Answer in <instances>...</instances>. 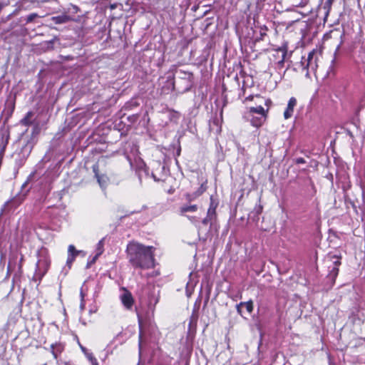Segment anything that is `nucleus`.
I'll return each instance as SVG.
<instances>
[{"label":"nucleus","mask_w":365,"mask_h":365,"mask_svg":"<svg viewBox=\"0 0 365 365\" xmlns=\"http://www.w3.org/2000/svg\"><path fill=\"white\" fill-rule=\"evenodd\" d=\"M126 251L128 261L135 269H148L155 267L153 247L130 242Z\"/></svg>","instance_id":"nucleus-1"},{"label":"nucleus","mask_w":365,"mask_h":365,"mask_svg":"<svg viewBox=\"0 0 365 365\" xmlns=\"http://www.w3.org/2000/svg\"><path fill=\"white\" fill-rule=\"evenodd\" d=\"M13 190L14 197L4 203L1 209L0 217L6 212L14 211L24 200V197L31 189L30 184H14Z\"/></svg>","instance_id":"nucleus-2"},{"label":"nucleus","mask_w":365,"mask_h":365,"mask_svg":"<svg viewBox=\"0 0 365 365\" xmlns=\"http://www.w3.org/2000/svg\"><path fill=\"white\" fill-rule=\"evenodd\" d=\"M322 57L321 54L313 50L309 52L307 58H302V65L304 69L307 70L306 76H308L310 72L315 73L319 68V58Z\"/></svg>","instance_id":"nucleus-3"},{"label":"nucleus","mask_w":365,"mask_h":365,"mask_svg":"<svg viewBox=\"0 0 365 365\" xmlns=\"http://www.w3.org/2000/svg\"><path fill=\"white\" fill-rule=\"evenodd\" d=\"M143 292L147 296V304L149 309L153 312L159 301V290L153 285H148L144 288Z\"/></svg>","instance_id":"nucleus-4"},{"label":"nucleus","mask_w":365,"mask_h":365,"mask_svg":"<svg viewBox=\"0 0 365 365\" xmlns=\"http://www.w3.org/2000/svg\"><path fill=\"white\" fill-rule=\"evenodd\" d=\"M210 202L207 210V217L202 220V223L204 225H207L208 222L214 220L216 216V208L218 206V200L213 195L210 196Z\"/></svg>","instance_id":"nucleus-5"},{"label":"nucleus","mask_w":365,"mask_h":365,"mask_svg":"<svg viewBox=\"0 0 365 365\" xmlns=\"http://www.w3.org/2000/svg\"><path fill=\"white\" fill-rule=\"evenodd\" d=\"M120 300L126 309H130L132 308L134 300L131 293L127 289L123 290V293L120 295Z\"/></svg>","instance_id":"nucleus-6"},{"label":"nucleus","mask_w":365,"mask_h":365,"mask_svg":"<svg viewBox=\"0 0 365 365\" xmlns=\"http://www.w3.org/2000/svg\"><path fill=\"white\" fill-rule=\"evenodd\" d=\"M297 105V99L294 97L289 98L286 110L284 112V118L289 119L292 116L294 108Z\"/></svg>","instance_id":"nucleus-7"},{"label":"nucleus","mask_w":365,"mask_h":365,"mask_svg":"<svg viewBox=\"0 0 365 365\" xmlns=\"http://www.w3.org/2000/svg\"><path fill=\"white\" fill-rule=\"evenodd\" d=\"M287 55V50L285 48H279L274 51L273 56L277 60V63L282 66Z\"/></svg>","instance_id":"nucleus-8"},{"label":"nucleus","mask_w":365,"mask_h":365,"mask_svg":"<svg viewBox=\"0 0 365 365\" xmlns=\"http://www.w3.org/2000/svg\"><path fill=\"white\" fill-rule=\"evenodd\" d=\"M22 261H23V257H21L19 260V263L17 266V270H16V262H13L12 260H10L7 267V272L11 273L13 272H16L19 274H21L22 272Z\"/></svg>","instance_id":"nucleus-9"},{"label":"nucleus","mask_w":365,"mask_h":365,"mask_svg":"<svg viewBox=\"0 0 365 365\" xmlns=\"http://www.w3.org/2000/svg\"><path fill=\"white\" fill-rule=\"evenodd\" d=\"M72 20V18L68 15L63 14L61 16H53L51 21L56 24H61L67 23Z\"/></svg>","instance_id":"nucleus-10"},{"label":"nucleus","mask_w":365,"mask_h":365,"mask_svg":"<svg viewBox=\"0 0 365 365\" xmlns=\"http://www.w3.org/2000/svg\"><path fill=\"white\" fill-rule=\"evenodd\" d=\"M296 164H308V166L312 168L313 169L316 168L318 165V162L314 160H310L309 162L307 161L303 158H298L294 160Z\"/></svg>","instance_id":"nucleus-11"},{"label":"nucleus","mask_w":365,"mask_h":365,"mask_svg":"<svg viewBox=\"0 0 365 365\" xmlns=\"http://www.w3.org/2000/svg\"><path fill=\"white\" fill-rule=\"evenodd\" d=\"M197 210L196 205H183L180 208V215H183L186 212H195Z\"/></svg>","instance_id":"nucleus-12"},{"label":"nucleus","mask_w":365,"mask_h":365,"mask_svg":"<svg viewBox=\"0 0 365 365\" xmlns=\"http://www.w3.org/2000/svg\"><path fill=\"white\" fill-rule=\"evenodd\" d=\"M334 266L329 272V277L333 280L335 279L336 276L338 275L339 268L338 266L341 264L340 260L337 258L336 261L334 262Z\"/></svg>","instance_id":"nucleus-13"},{"label":"nucleus","mask_w":365,"mask_h":365,"mask_svg":"<svg viewBox=\"0 0 365 365\" xmlns=\"http://www.w3.org/2000/svg\"><path fill=\"white\" fill-rule=\"evenodd\" d=\"M249 113L250 115H252L253 113H257V114H259L260 116H263V117L266 116L265 110H264V108L261 106H259L257 107L250 108Z\"/></svg>","instance_id":"nucleus-14"},{"label":"nucleus","mask_w":365,"mask_h":365,"mask_svg":"<svg viewBox=\"0 0 365 365\" xmlns=\"http://www.w3.org/2000/svg\"><path fill=\"white\" fill-rule=\"evenodd\" d=\"M205 190V188H203V184H202V186L196 192L192 193V194L187 193L186 195V199L188 201L194 200L196 197L200 196Z\"/></svg>","instance_id":"nucleus-15"},{"label":"nucleus","mask_w":365,"mask_h":365,"mask_svg":"<svg viewBox=\"0 0 365 365\" xmlns=\"http://www.w3.org/2000/svg\"><path fill=\"white\" fill-rule=\"evenodd\" d=\"M265 117L260 116V117H254L251 118V123L255 127H259L262 125Z\"/></svg>","instance_id":"nucleus-16"},{"label":"nucleus","mask_w":365,"mask_h":365,"mask_svg":"<svg viewBox=\"0 0 365 365\" xmlns=\"http://www.w3.org/2000/svg\"><path fill=\"white\" fill-rule=\"evenodd\" d=\"M81 252H82V251L77 250L73 245H70L68 246V254L71 255H73L75 257V258Z\"/></svg>","instance_id":"nucleus-17"},{"label":"nucleus","mask_w":365,"mask_h":365,"mask_svg":"<svg viewBox=\"0 0 365 365\" xmlns=\"http://www.w3.org/2000/svg\"><path fill=\"white\" fill-rule=\"evenodd\" d=\"M104 242V238L101 239L97 244L96 253L98 254V255H101L104 251V249H103L104 242Z\"/></svg>","instance_id":"nucleus-18"},{"label":"nucleus","mask_w":365,"mask_h":365,"mask_svg":"<svg viewBox=\"0 0 365 365\" xmlns=\"http://www.w3.org/2000/svg\"><path fill=\"white\" fill-rule=\"evenodd\" d=\"M86 356L91 361L92 365H98L97 359L94 357L92 353H86Z\"/></svg>","instance_id":"nucleus-19"},{"label":"nucleus","mask_w":365,"mask_h":365,"mask_svg":"<svg viewBox=\"0 0 365 365\" xmlns=\"http://www.w3.org/2000/svg\"><path fill=\"white\" fill-rule=\"evenodd\" d=\"M242 307H245L248 313H251L253 311V302L252 300H250L246 302H242Z\"/></svg>","instance_id":"nucleus-20"},{"label":"nucleus","mask_w":365,"mask_h":365,"mask_svg":"<svg viewBox=\"0 0 365 365\" xmlns=\"http://www.w3.org/2000/svg\"><path fill=\"white\" fill-rule=\"evenodd\" d=\"M74 259H75V257L73 255H71L68 254L66 264L69 267H71V265L73 263V262L74 261Z\"/></svg>","instance_id":"nucleus-21"},{"label":"nucleus","mask_w":365,"mask_h":365,"mask_svg":"<svg viewBox=\"0 0 365 365\" xmlns=\"http://www.w3.org/2000/svg\"><path fill=\"white\" fill-rule=\"evenodd\" d=\"M38 15L35 13L31 14L27 16L26 22L29 23L34 21L35 18H36Z\"/></svg>","instance_id":"nucleus-22"},{"label":"nucleus","mask_w":365,"mask_h":365,"mask_svg":"<svg viewBox=\"0 0 365 365\" xmlns=\"http://www.w3.org/2000/svg\"><path fill=\"white\" fill-rule=\"evenodd\" d=\"M93 172L95 173V175H96V178H97L98 182H102V181H104V179L101 178L98 176V173H97V165H93Z\"/></svg>","instance_id":"nucleus-23"},{"label":"nucleus","mask_w":365,"mask_h":365,"mask_svg":"<svg viewBox=\"0 0 365 365\" xmlns=\"http://www.w3.org/2000/svg\"><path fill=\"white\" fill-rule=\"evenodd\" d=\"M262 211V207L261 205L256 206L255 207L254 213L258 216Z\"/></svg>","instance_id":"nucleus-24"},{"label":"nucleus","mask_w":365,"mask_h":365,"mask_svg":"<svg viewBox=\"0 0 365 365\" xmlns=\"http://www.w3.org/2000/svg\"><path fill=\"white\" fill-rule=\"evenodd\" d=\"M45 264L46 267L48 266V263L46 262V260H44L43 262L41 260V259H39L37 263H36V268L38 269H40V267L42 265V264Z\"/></svg>","instance_id":"nucleus-25"},{"label":"nucleus","mask_w":365,"mask_h":365,"mask_svg":"<svg viewBox=\"0 0 365 365\" xmlns=\"http://www.w3.org/2000/svg\"><path fill=\"white\" fill-rule=\"evenodd\" d=\"M242 307V302H240V304L236 305L237 311L240 314H242V309H241Z\"/></svg>","instance_id":"nucleus-26"},{"label":"nucleus","mask_w":365,"mask_h":365,"mask_svg":"<svg viewBox=\"0 0 365 365\" xmlns=\"http://www.w3.org/2000/svg\"><path fill=\"white\" fill-rule=\"evenodd\" d=\"M81 303L80 307H81V309H83L84 307H85V304H84V302H83V294L82 292H81Z\"/></svg>","instance_id":"nucleus-27"},{"label":"nucleus","mask_w":365,"mask_h":365,"mask_svg":"<svg viewBox=\"0 0 365 365\" xmlns=\"http://www.w3.org/2000/svg\"><path fill=\"white\" fill-rule=\"evenodd\" d=\"M99 256L100 255H98V254L96 253V255L93 257L91 263H94Z\"/></svg>","instance_id":"nucleus-28"},{"label":"nucleus","mask_w":365,"mask_h":365,"mask_svg":"<svg viewBox=\"0 0 365 365\" xmlns=\"http://www.w3.org/2000/svg\"><path fill=\"white\" fill-rule=\"evenodd\" d=\"M99 185L103 191L106 188L107 184L102 183V184H99Z\"/></svg>","instance_id":"nucleus-29"},{"label":"nucleus","mask_w":365,"mask_h":365,"mask_svg":"<svg viewBox=\"0 0 365 365\" xmlns=\"http://www.w3.org/2000/svg\"><path fill=\"white\" fill-rule=\"evenodd\" d=\"M253 99V96H250L246 98V101H252Z\"/></svg>","instance_id":"nucleus-30"},{"label":"nucleus","mask_w":365,"mask_h":365,"mask_svg":"<svg viewBox=\"0 0 365 365\" xmlns=\"http://www.w3.org/2000/svg\"><path fill=\"white\" fill-rule=\"evenodd\" d=\"M173 192H174V189H172V188H170V189L168 190V192L169 194H172Z\"/></svg>","instance_id":"nucleus-31"},{"label":"nucleus","mask_w":365,"mask_h":365,"mask_svg":"<svg viewBox=\"0 0 365 365\" xmlns=\"http://www.w3.org/2000/svg\"><path fill=\"white\" fill-rule=\"evenodd\" d=\"M52 353H53L54 357L56 359L57 358V354L55 353V351L53 350L52 351Z\"/></svg>","instance_id":"nucleus-32"},{"label":"nucleus","mask_w":365,"mask_h":365,"mask_svg":"<svg viewBox=\"0 0 365 365\" xmlns=\"http://www.w3.org/2000/svg\"><path fill=\"white\" fill-rule=\"evenodd\" d=\"M81 349H82V351H83L85 354H86V353H88V352L86 351V349H85V348H83V347H82V346H81Z\"/></svg>","instance_id":"nucleus-33"},{"label":"nucleus","mask_w":365,"mask_h":365,"mask_svg":"<svg viewBox=\"0 0 365 365\" xmlns=\"http://www.w3.org/2000/svg\"><path fill=\"white\" fill-rule=\"evenodd\" d=\"M110 8H111L112 9H115V5H111Z\"/></svg>","instance_id":"nucleus-34"},{"label":"nucleus","mask_w":365,"mask_h":365,"mask_svg":"<svg viewBox=\"0 0 365 365\" xmlns=\"http://www.w3.org/2000/svg\"><path fill=\"white\" fill-rule=\"evenodd\" d=\"M140 338H141V335L140 334ZM140 345H141V343H140V342H139V346H140Z\"/></svg>","instance_id":"nucleus-35"}]
</instances>
